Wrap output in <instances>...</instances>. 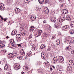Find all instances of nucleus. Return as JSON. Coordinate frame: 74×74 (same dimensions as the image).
Returning <instances> with one entry per match:
<instances>
[{
  "label": "nucleus",
  "instance_id": "f257e3e1",
  "mask_svg": "<svg viewBox=\"0 0 74 74\" xmlns=\"http://www.w3.org/2000/svg\"><path fill=\"white\" fill-rule=\"evenodd\" d=\"M65 41L66 42H71V43H73L74 42V40L73 39L70 40V38H69L66 37L65 38Z\"/></svg>",
  "mask_w": 74,
  "mask_h": 74
},
{
  "label": "nucleus",
  "instance_id": "f03ea898",
  "mask_svg": "<svg viewBox=\"0 0 74 74\" xmlns=\"http://www.w3.org/2000/svg\"><path fill=\"white\" fill-rule=\"evenodd\" d=\"M16 40L18 42L19 41H21V35L19 34H17L16 35Z\"/></svg>",
  "mask_w": 74,
  "mask_h": 74
},
{
  "label": "nucleus",
  "instance_id": "7ed1b4c3",
  "mask_svg": "<svg viewBox=\"0 0 74 74\" xmlns=\"http://www.w3.org/2000/svg\"><path fill=\"white\" fill-rule=\"evenodd\" d=\"M69 27L68 25H66L65 26H64L62 27V29L64 30L65 31H67L69 30Z\"/></svg>",
  "mask_w": 74,
  "mask_h": 74
},
{
  "label": "nucleus",
  "instance_id": "20e7f679",
  "mask_svg": "<svg viewBox=\"0 0 74 74\" xmlns=\"http://www.w3.org/2000/svg\"><path fill=\"white\" fill-rule=\"evenodd\" d=\"M4 6V4L3 3L0 4V10H1L2 11H3L5 10V8Z\"/></svg>",
  "mask_w": 74,
  "mask_h": 74
},
{
  "label": "nucleus",
  "instance_id": "39448f33",
  "mask_svg": "<svg viewBox=\"0 0 74 74\" xmlns=\"http://www.w3.org/2000/svg\"><path fill=\"white\" fill-rule=\"evenodd\" d=\"M58 60L59 62L60 63H62L63 62L64 60V58H63V57L62 56H60L58 58Z\"/></svg>",
  "mask_w": 74,
  "mask_h": 74
},
{
  "label": "nucleus",
  "instance_id": "423d86ee",
  "mask_svg": "<svg viewBox=\"0 0 74 74\" xmlns=\"http://www.w3.org/2000/svg\"><path fill=\"white\" fill-rule=\"evenodd\" d=\"M42 33V30H39L38 33L36 34V37H38V36H40L41 34Z\"/></svg>",
  "mask_w": 74,
  "mask_h": 74
},
{
  "label": "nucleus",
  "instance_id": "0eeeda50",
  "mask_svg": "<svg viewBox=\"0 0 74 74\" xmlns=\"http://www.w3.org/2000/svg\"><path fill=\"white\" fill-rule=\"evenodd\" d=\"M20 33L22 36H23L25 35V34L26 33V30L24 29L20 31Z\"/></svg>",
  "mask_w": 74,
  "mask_h": 74
},
{
  "label": "nucleus",
  "instance_id": "6e6552de",
  "mask_svg": "<svg viewBox=\"0 0 74 74\" xmlns=\"http://www.w3.org/2000/svg\"><path fill=\"white\" fill-rule=\"evenodd\" d=\"M49 13V9L47 8H45L44 10V13L45 14H48Z\"/></svg>",
  "mask_w": 74,
  "mask_h": 74
},
{
  "label": "nucleus",
  "instance_id": "1a4fd4ad",
  "mask_svg": "<svg viewBox=\"0 0 74 74\" xmlns=\"http://www.w3.org/2000/svg\"><path fill=\"white\" fill-rule=\"evenodd\" d=\"M21 69V67H20V65H17L15 66L14 67V69L16 70H18Z\"/></svg>",
  "mask_w": 74,
  "mask_h": 74
},
{
  "label": "nucleus",
  "instance_id": "9d476101",
  "mask_svg": "<svg viewBox=\"0 0 74 74\" xmlns=\"http://www.w3.org/2000/svg\"><path fill=\"white\" fill-rule=\"evenodd\" d=\"M41 56L42 59H45L47 58V55L44 54V53H41Z\"/></svg>",
  "mask_w": 74,
  "mask_h": 74
},
{
  "label": "nucleus",
  "instance_id": "9b49d317",
  "mask_svg": "<svg viewBox=\"0 0 74 74\" xmlns=\"http://www.w3.org/2000/svg\"><path fill=\"white\" fill-rule=\"evenodd\" d=\"M62 13L63 14H67L68 13V10L66 9H63L62 10Z\"/></svg>",
  "mask_w": 74,
  "mask_h": 74
},
{
  "label": "nucleus",
  "instance_id": "f8f14e48",
  "mask_svg": "<svg viewBox=\"0 0 74 74\" xmlns=\"http://www.w3.org/2000/svg\"><path fill=\"white\" fill-rule=\"evenodd\" d=\"M59 25V23L58 22H56L54 24V27H56V28H58Z\"/></svg>",
  "mask_w": 74,
  "mask_h": 74
},
{
  "label": "nucleus",
  "instance_id": "ddd939ff",
  "mask_svg": "<svg viewBox=\"0 0 74 74\" xmlns=\"http://www.w3.org/2000/svg\"><path fill=\"white\" fill-rule=\"evenodd\" d=\"M69 65L73 66L74 64V61L73 60H70L69 61Z\"/></svg>",
  "mask_w": 74,
  "mask_h": 74
},
{
  "label": "nucleus",
  "instance_id": "4468645a",
  "mask_svg": "<svg viewBox=\"0 0 74 74\" xmlns=\"http://www.w3.org/2000/svg\"><path fill=\"white\" fill-rule=\"evenodd\" d=\"M31 19L32 21H35V20L36 19V16L33 15H32L31 16Z\"/></svg>",
  "mask_w": 74,
  "mask_h": 74
},
{
  "label": "nucleus",
  "instance_id": "2eb2a0df",
  "mask_svg": "<svg viewBox=\"0 0 74 74\" xmlns=\"http://www.w3.org/2000/svg\"><path fill=\"white\" fill-rule=\"evenodd\" d=\"M58 59L57 57H54L53 59V63H56L57 62H58Z\"/></svg>",
  "mask_w": 74,
  "mask_h": 74
},
{
  "label": "nucleus",
  "instance_id": "dca6fc26",
  "mask_svg": "<svg viewBox=\"0 0 74 74\" xmlns=\"http://www.w3.org/2000/svg\"><path fill=\"white\" fill-rule=\"evenodd\" d=\"M52 22H55L56 21V18L55 17H53L51 19Z\"/></svg>",
  "mask_w": 74,
  "mask_h": 74
},
{
  "label": "nucleus",
  "instance_id": "f3484780",
  "mask_svg": "<svg viewBox=\"0 0 74 74\" xmlns=\"http://www.w3.org/2000/svg\"><path fill=\"white\" fill-rule=\"evenodd\" d=\"M20 53H21V55H23V56H25V53L24 52V50L23 49H22L21 50Z\"/></svg>",
  "mask_w": 74,
  "mask_h": 74
},
{
  "label": "nucleus",
  "instance_id": "a211bd4d",
  "mask_svg": "<svg viewBox=\"0 0 74 74\" xmlns=\"http://www.w3.org/2000/svg\"><path fill=\"white\" fill-rule=\"evenodd\" d=\"M69 33L70 34H74V29H70L69 31Z\"/></svg>",
  "mask_w": 74,
  "mask_h": 74
},
{
  "label": "nucleus",
  "instance_id": "6ab92c4d",
  "mask_svg": "<svg viewBox=\"0 0 74 74\" xmlns=\"http://www.w3.org/2000/svg\"><path fill=\"white\" fill-rule=\"evenodd\" d=\"M23 69L26 72L28 71V67H27V66H24Z\"/></svg>",
  "mask_w": 74,
  "mask_h": 74
},
{
  "label": "nucleus",
  "instance_id": "aec40b11",
  "mask_svg": "<svg viewBox=\"0 0 74 74\" xmlns=\"http://www.w3.org/2000/svg\"><path fill=\"white\" fill-rule=\"evenodd\" d=\"M34 27L33 26H32L30 27V32L33 31V30H34Z\"/></svg>",
  "mask_w": 74,
  "mask_h": 74
},
{
  "label": "nucleus",
  "instance_id": "412c9836",
  "mask_svg": "<svg viewBox=\"0 0 74 74\" xmlns=\"http://www.w3.org/2000/svg\"><path fill=\"white\" fill-rule=\"evenodd\" d=\"M70 26L71 27H74V21H73L71 22V24H70Z\"/></svg>",
  "mask_w": 74,
  "mask_h": 74
},
{
  "label": "nucleus",
  "instance_id": "4be33fe9",
  "mask_svg": "<svg viewBox=\"0 0 74 74\" xmlns=\"http://www.w3.org/2000/svg\"><path fill=\"white\" fill-rule=\"evenodd\" d=\"M15 12L17 13L18 12H19L21 11V10L19 8L15 10Z\"/></svg>",
  "mask_w": 74,
  "mask_h": 74
},
{
  "label": "nucleus",
  "instance_id": "5701e85b",
  "mask_svg": "<svg viewBox=\"0 0 74 74\" xmlns=\"http://www.w3.org/2000/svg\"><path fill=\"white\" fill-rule=\"evenodd\" d=\"M66 19L67 21H71V18L69 16H66Z\"/></svg>",
  "mask_w": 74,
  "mask_h": 74
},
{
  "label": "nucleus",
  "instance_id": "b1692460",
  "mask_svg": "<svg viewBox=\"0 0 74 74\" xmlns=\"http://www.w3.org/2000/svg\"><path fill=\"white\" fill-rule=\"evenodd\" d=\"M8 65L7 64H5V66L4 70H7L8 69Z\"/></svg>",
  "mask_w": 74,
  "mask_h": 74
},
{
  "label": "nucleus",
  "instance_id": "393cba45",
  "mask_svg": "<svg viewBox=\"0 0 74 74\" xmlns=\"http://www.w3.org/2000/svg\"><path fill=\"white\" fill-rule=\"evenodd\" d=\"M16 31H12L11 33V35H12V36H14V34H15L16 33Z\"/></svg>",
  "mask_w": 74,
  "mask_h": 74
},
{
  "label": "nucleus",
  "instance_id": "a878e982",
  "mask_svg": "<svg viewBox=\"0 0 74 74\" xmlns=\"http://www.w3.org/2000/svg\"><path fill=\"white\" fill-rule=\"evenodd\" d=\"M45 47V45H42L40 47V49H43Z\"/></svg>",
  "mask_w": 74,
  "mask_h": 74
},
{
  "label": "nucleus",
  "instance_id": "bb28decb",
  "mask_svg": "<svg viewBox=\"0 0 74 74\" xmlns=\"http://www.w3.org/2000/svg\"><path fill=\"white\" fill-rule=\"evenodd\" d=\"M31 54H32V52L31 51H30L27 54L26 56H30Z\"/></svg>",
  "mask_w": 74,
  "mask_h": 74
},
{
  "label": "nucleus",
  "instance_id": "cd10ccee",
  "mask_svg": "<svg viewBox=\"0 0 74 74\" xmlns=\"http://www.w3.org/2000/svg\"><path fill=\"white\" fill-rule=\"evenodd\" d=\"M32 51H34V50H35V49H36V46H35L34 45H33L32 46Z\"/></svg>",
  "mask_w": 74,
  "mask_h": 74
},
{
  "label": "nucleus",
  "instance_id": "c85d7f7f",
  "mask_svg": "<svg viewBox=\"0 0 74 74\" xmlns=\"http://www.w3.org/2000/svg\"><path fill=\"white\" fill-rule=\"evenodd\" d=\"M56 42H57L56 44L57 45H59V44H60V40L58 39L56 41Z\"/></svg>",
  "mask_w": 74,
  "mask_h": 74
},
{
  "label": "nucleus",
  "instance_id": "c756f323",
  "mask_svg": "<svg viewBox=\"0 0 74 74\" xmlns=\"http://www.w3.org/2000/svg\"><path fill=\"white\" fill-rule=\"evenodd\" d=\"M43 36L44 37H47L48 36V34L47 33H45L43 34Z\"/></svg>",
  "mask_w": 74,
  "mask_h": 74
},
{
  "label": "nucleus",
  "instance_id": "7c9ffc66",
  "mask_svg": "<svg viewBox=\"0 0 74 74\" xmlns=\"http://www.w3.org/2000/svg\"><path fill=\"white\" fill-rule=\"evenodd\" d=\"M71 69V67L70 66H68L67 67V70H68V71H70V70Z\"/></svg>",
  "mask_w": 74,
  "mask_h": 74
},
{
  "label": "nucleus",
  "instance_id": "2f4dec72",
  "mask_svg": "<svg viewBox=\"0 0 74 74\" xmlns=\"http://www.w3.org/2000/svg\"><path fill=\"white\" fill-rule=\"evenodd\" d=\"M71 48V47L70 46H69L68 47H66V50H70Z\"/></svg>",
  "mask_w": 74,
  "mask_h": 74
},
{
  "label": "nucleus",
  "instance_id": "473e14b6",
  "mask_svg": "<svg viewBox=\"0 0 74 74\" xmlns=\"http://www.w3.org/2000/svg\"><path fill=\"white\" fill-rule=\"evenodd\" d=\"M38 1L40 4H42L44 3V0H38Z\"/></svg>",
  "mask_w": 74,
  "mask_h": 74
},
{
  "label": "nucleus",
  "instance_id": "72a5a7b5",
  "mask_svg": "<svg viewBox=\"0 0 74 74\" xmlns=\"http://www.w3.org/2000/svg\"><path fill=\"white\" fill-rule=\"evenodd\" d=\"M30 0H24V1L25 3H29Z\"/></svg>",
  "mask_w": 74,
  "mask_h": 74
},
{
  "label": "nucleus",
  "instance_id": "f704fd0d",
  "mask_svg": "<svg viewBox=\"0 0 74 74\" xmlns=\"http://www.w3.org/2000/svg\"><path fill=\"white\" fill-rule=\"evenodd\" d=\"M8 58H13L14 57V56H11L10 54H8Z\"/></svg>",
  "mask_w": 74,
  "mask_h": 74
},
{
  "label": "nucleus",
  "instance_id": "c9c22d12",
  "mask_svg": "<svg viewBox=\"0 0 74 74\" xmlns=\"http://www.w3.org/2000/svg\"><path fill=\"white\" fill-rule=\"evenodd\" d=\"M47 28L49 30H51V27L49 25H48L47 26Z\"/></svg>",
  "mask_w": 74,
  "mask_h": 74
},
{
  "label": "nucleus",
  "instance_id": "e433bc0d",
  "mask_svg": "<svg viewBox=\"0 0 74 74\" xmlns=\"http://www.w3.org/2000/svg\"><path fill=\"white\" fill-rule=\"evenodd\" d=\"M51 12L52 14H54L55 12V11L54 10H52L51 11Z\"/></svg>",
  "mask_w": 74,
  "mask_h": 74
},
{
  "label": "nucleus",
  "instance_id": "4c0bfd02",
  "mask_svg": "<svg viewBox=\"0 0 74 74\" xmlns=\"http://www.w3.org/2000/svg\"><path fill=\"white\" fill-rule=\"evenodd\" d=\"M10 42L11 44H14V40H10Z\"/></svg>",
  "mask_w": 74,
  "mask_h": 74
},
{
  "label": "nucleus",
  "instance_id": "58836bf2",
  "mask_svg": "<svg viewBox=\"0 0 74 74\" xmlns=\"http://www.w3.org/2000/svg\"><path fill=\"white\" fill-rule=\"evenodd\" d=\"M24 25H21L20 26V27L22 28V29H23V28H25V27H24Z\"/></svg>",
  "mask_w": 74,
  "mask_h": 74
},
{
  "label": "nucleus",
  "instance_id": "ea45409f",
  "mask_svg": "<svg viewBox=\"0 0 74 74\" xmlns=\"http://www.w3.org/2000/svg\"><path fill=\"white\" fill-rule=\"evenodd\" d=\"M1 52H2V53H5V52H6V50H3L1 51Z\"/></svg>",
  "mask_w": 74,
  "mask_h": 74
},
{
  "label": "nucleus",
  "instance_id": "a19ab883",
  "mask_svg": "<svg viewBox=\"0 0 74 74\" xmlns=\"http://www.w3.org/2000/svg\"><path fill=\"white\" fill-rule=\"evenodd\" d=\"M63 21V20L62 19V18H60L59 19V22L61 23Z\"/></svg>",
  "mask_w": 74,
  "mask_h": 74
},
{
  "label": "nucleus",
  "instance_id": "79ce46f5",
  "mask_svg": "<svg viewBox=\"0 0 74 74\" xmlns=\"http://www.w3.org/2000/svg\"><path fill=\"white\" fill-rule=\"evenodd\" d=\"M49 62H46L45 63V65H46V66H48V64H49Z\"/></svg>",
  "mask_w": 74,
  "mask_h": 74
},
{
  "label": "nucleus",
  "instance_id": "37998d69",
  "mask_svg": "<svg viewBox=\"0 0 74 74\" xmlns=\"http://www.w3.org/2000/svg\"><path fill=\"white\" fill-rule=\"evenodd\" d=\"M62 67L60 66L58 68V70H59V71H61V70H62Z\"/></svg>",
  "mask_w": 74,
  "mask_h": 74
},
{
  "label": "nucleus",
  "instance_id": "c03bdc74",
  "mask_svg": "<svg viewBox=\"0 0 74 74\" xmlns=\"http://www.w3.org/2000/svg\"><path fill=\"white\" fill-rule=\"evenodd\" d=\"M3 42H4L3 41L0 40V44H3Z\"/></svg>",
  "mask_w": 74,
  "mask_h": 74
},
{
  "label": "nucleus",
  "instance_id": "a18cd8bd",
  "mask_svg": "<svg viewBox=\"0 0 74 74\" xmlns=\"http://www.w3.org/2000/svg\"><path fill=\"white\" fill-rule=\"evenodd\" d=\"M37 64L38 65H40L41 64V62L40 61H38Z\"/></svg>",
  "mask_w": 74,
  "mask_h": 74
},
{
  "label": "nucleus",
  "instance_id": "49530a36",
  "mask_svg": "<svg viewBox=\"0 0 74 74\" xmlns=\"http://www.w3.org/2000/svg\"><path fill=\"white\" fill-rule=\"evenodd\" d=\"M71 53L74 56V51H72L71 52Z\"/></svg>",
  "mask_w": 74,
  "mask_h": 74
},
{
  "label": "nucleus",
  "instance_id": "de8ad7c7",
  "mask_svg": "<svg viewBox=\"0 0 74 74\" xmlns=\"http://www.w3.org/2000/svg\"><path fill=\"white\" fill-rule=\"evenodd\" d=\"M61 18L62 19V20L64 21V19H65V17H62Z\"/></svg>",
  "mask_w": 74,
  "mask_h": 74
},
{
  "label": "nucleus",
  "instance_id": "09e8293b",
  "mask_svg": "<svg viewBox=\"0 0 74 74\" xmlns=\"http://www.w3.org/2000/svg\"><path fill=\"white\" fill-rule=\"evenodd\" d=\"M54 38H55V36H53L52 37L51 39L53 40V39H54Z\"/></svg>",
  "mask_w": 74,
  "mask_h": 74
},
{
  "label": "nucleus",
  "instance_id": "8fccbe9b",
  "mask_svg": "<svg viewBox=\"0 0 74 74\" xmlns=\"http://www.w3.org/2000/svg\"><path fill=\"white\" fill-rule=\"evenodd\" d=\"M43 23H46L47 21H46L45 20L43 21Z\"/></svg>",
  "mask_w": 74,
  "mask_h": 74
},
{
  "label": "nucleus",
  "instance_id": "3c124183",
  "mask_svg": "<svg viewBox=\"0 0 74 74\" xmlns=\"http://www.w3.org/2000/svg\"><path fill=\"white\" fill-rule=\"evenodd\" d=\"M19 59L20 60H21L22 59V56H21L20 57Z\"/></svg>",
  "mask_w": 74,
  "mask_h": 74
},
{
  "label": "nucleus",
  "instance_id": "603ef678",
  "mask_svg": "<svg viewBox=\"0 0 74 74\" xmlns=\"http://www.w3.org/2000/svg\"><path fill=\"white\" fill-rule=\"evenodd\" d=\"M41 70H39V71H38V73H41Z\"/></svg>",
  "mask_w": 74,
  "mask_h": 74
},
{
  "label": "nucleus",
  "instance_id": "864d4df0",
  "mask_svg": "<svg viewBox=\"0 0 74 74\" xmlns=\"http://www.w3.org/2000/svg\"><path fill=\"white\" fill-rule=\"evenodd\" d=\"M17 45L18 47H22V46H21V44H18Z\"/></svg>",
  "mask_w": 74,
  "mask_h": 74
},
{
  "label": "nucleus",
  "instance_id": "5fc2aeb1",
  "mask_svg": "<svg viewBox=\"0 0 74 74\" xmlns=\"http://www.w3.org/2000/svg\"><path fill=\"white\" fill-rule=\"evenodd\" d=\"M52 47L53 48H55V46L54 45H52Z\"/></svg>",
  "mask_w": 74,
  "mask_h": 74
},
{
  "label": "nucleus",
  "instance_id": "6e6d98bb",
  "mask_svg": "<svg viewBox=\"0 0 74 74\" xmlns=\"http://www.w3.org/2000/svg\"><path fill=\"white\" fill-rule=\"evenodd\" d=\"M7 18H3L4 21H7Z\"/></svg>",
  "mask_w": 74,
  "mask_h": 74
},
{
  "label": "nucleus",
  "instance_id": "4d7b16f0",
  "mask_svg": "<svg viewBox=\"0 0 74 74\" xmlns=\"http://www.w3.org/2000/svg\"><path fill=\"white\" fill-rule=\"evenodd\" d=\"M51 50V48H48L47 49L48 51H49V50Z\"/></svg>",
  "mask_w": 74,
  "mask_h": 74
},
{
  "label": "nucleus",
  "instance_id": "13d9d810",
  "mask_svg": "<svg viewBox=\"0 0 74 74\" xmlns=\"http://www.w3.org/2000/svg\"><path fill=\"white\" fill-rule=\"evenodd\" d=\"M52 67H53V68L54 69H55V66L53 65L52 66Z\"/></svg>",
  "mask_w": 74,
  "mask_h": 74
},
{
  "label": "nucleus",
  "instance_id": "bf43d9fd",
  "mask_svg": "<svg viewBox=\"0 0 74 74\" xmlns=\"http://www.w3.org/2000/svg\"><path fill=\"white\" fill-rule=\"evenodd\" d=\"M50 70L51 71H52V67L50 68Z\"/></svg>",
  "mask_w": 74,
  "mask_h": 74
},
{
  "label": "nucleus",
  "instance_id": "052dcab7",
  "mask_svg": "<svg viewBox=\"0 0 74 74\" xmlns=\"http://www.w3.org/2000/svg\"><path fill=\"white\" fill-rule=\"evenodd\" d=\"M29 44H32V42H29Z\"/></svg>",
  "mask_w": 74,
  "mask_h": 74
},
{
  "label": "nucleus",
  "instance_id": "680f3d73",
  "mask_svg": "<svg viewBox=\"0 0 74 74\" xmlns=\"http://www.w3.org/2000/svg\"><path fill=\"white\" fill-rule=\"evenodd\" d=\"M48 3V1H46L45 2V3Z\"/></svg>",
  "mask_w": 74,
  "mask_h": 74
},
{
  "label": "nucleus",
  "instance_id": "e2e57ef3",
  "mask_svg": "<svg viewBox=\"0 0 74 74\" xmlns=\"http://www.w3.org/2000/svg\"><path fill=\"white\" fill-rule=\"evenodd\" d=\"M10 54H11L12 56H13V53H10Z\"/></svg>",
  "mask_w": 74,
  "mask_h": 74
},
{
  "label": "nucleus",
  "instance_id": "0e129e2a",
  "mask_svg": "<svg viewBox=\"0 0 74 74\" xmlns=\"http://www.w3.org/2000/svg\"><path fill=\"white\" fill-rule=\"evenodd\" d=\"M6 38H10V37H8V36H7V37H6Z\"/></svg>",
  "mask_w": 74,
  "mask_h": 74
},
{
  "label": "nucleus",
  "instance_id": "69168bd1",
  "mask_svg": "<svg viewBox=\"0 0 74 74\" xmlns=\"http://www.w3.org/2000/svg\"><path fill=\"white\" fill-rule=\"evenodd\" d=\"M29 37L30 38H32V36L31 35H30V36H29Z\"/></svg>",
  "mask_w": 74,
  "mask_h": 74
},
{
  "label": "nucleus",
  "instance_id": "338daca9",
  "mask_svg": "<svg viewBox=\"0 0 74 74\" xmlns=\"http://www.w3.org/2000/svg\"><path fill=\"white\" fill-rule=\"evenodd\" d=\"M1 19H2V20H4V19H3V18L1 17Z\"/></svg>",
  "mask_w": 74,
  "mask_h": 74
},
{
  "label": "nucleus",
  "instance_id": "774afa93",
  "mask_svg": "<svg viewBox=\"0 0 74 74\" xmlns=\"http://www.w3.org/2000/svg\"><path fill=\"white\" fill-rule=\"evenodd\" d=\"M64 5V4H62L61 5V7H63V5Z\"/></svg>",
  "mask_w": 74,
  "mask_h": 74
}]
</instances>
